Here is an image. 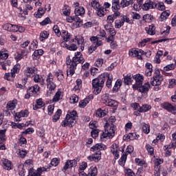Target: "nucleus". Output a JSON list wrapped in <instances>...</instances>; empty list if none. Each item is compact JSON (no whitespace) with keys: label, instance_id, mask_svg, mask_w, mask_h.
<instances>
[{"label":"nucleus","instance_id":"1","mask_svg":"<svg viewBox=\"0 0 176 176\" xmlns=\"http://www.w3.org/2000/svg\"><path fill=\"white\" fill-rule=\"evenodd\" d=\"M133 79L135 80V84L133 85L134 90H138L140 93H148L151 87L149 82H146L144 85H142L144 82V76L138 74L133 76Z\"/></svg>","mask_w":176,"mask_h":176},{"label":"nucleus","instance_id":"2","mask_svg":"<svg viewBox=\"0 0 176 176\" xmlns=\"http://www.w3.org/2000/svg\"><path fill=\"white\" fill-rule=\"evenodd\" d=\"M105 83V79H104V76L102 74H100L98 78L92 80V87L94 89V94H100L101 90L104 87V84Z\"/></svg>","mask_w":176,"mask_h":176},{"label":"nucleus","instance_id":"3","mask_svg":"<svg viewBox=\"0 0 176 176\" xmlns=\"http://www.w3.org/2000/svg\"><path fill=\"white\" fill-rule=\"evenodd\" d=\"M115 131H116V126L114 124H111L109 129L105 126L104 132L102 133L100 138H107V137L113 138V137H115Z\"/></svg>","mask_w":176,"mask_h":176},{"label":"nucleus","instance_id":"4","mask_svg":"<svg viewBox=\"0 0 176 176\" xmlns=\"http://www.w3.org/2000/svg\"><path fill=\"white\" fill-rule=\"evenodd\" d=\"M52 166L50 165L45 167L38 168L36 170L32 168L29 170V175L28 176H41L43 171H47V170H50Z\"/></svg>","mask_w":176,"mask_h":176},{"label":"nucleus","instance_id":"5","mask_svg":"<svg viewBox=\"0 0 176 176\" xmlns=\"http://www.w3.org/2000/svg\"><path fill=\"white\" fill-rule=\"evenodd\" d=\"M82 53L80 52H77L75 53L74 57H73L72 60V65L73 67H76L78 64H83L85 63V58L82 57Z\"/></svg>","mask_w":176,"mask_h":176},{"label":"nucleus","instance_id":"6","mask_svg":"<svg viewBox=\"0 0 176 176\" xmlns=\"http://www.w3.org/2000/svg\"><path fill=\"white\" fill-rule=\"evenodd\" d=\"M102 101H104V104L107 105V107H118V102L115 100L109 99V95L108 94H105L103 95Z\"/></svg>","mask_w":176,"mask_h":176},{"label":"nucleus","instance_id":"7","mask_svg":"<svg viewBox=\"0 0 176 176\" xmlns=\"http://www.w3.org/2000/svg\"><path fill=\"white\" fill-rule=\"evenodd\" d=\"M144 54H146V53L142 50H137L136 49L132 48L129 52V56L130 57H137L138 60H142V56H144Z\"/></svg>","mask_w":176,"mask_h":176},{"label":"nucleus","instance_id":"8","mask_svg":"<svg viewBox=\"0 0 176 176\" xmlns=\"http://www.w3.org/2000/svg\"><path fill=\"white\" fill-rule=\"evenodd\" d=\"M46 80L47 89H49V90L47 92V95L51 96L54 93V90L56 89V84H54V82H53L52 78H48Z\"/></svg>","mask_w":176,"mask_h":176},{"label":"nucleus","instance_id":"9","mask_svg":"<svg viewBox=\"0 0 176 176\" xmlns=\"http://www.w3.org/2000/svg\"><path fill=\"white\" fill-rule=\"evenodd\" d=\"M76 119L77 118H69L66 117L65 120L61 122V126L63 127H67V126L69 127H74L76 124Z\"/></svg>","mask_w":176,"mask_h":176},{"label":"nucleus","instance_id":"10","mask_svg":"<svg viewBox=\"0 0 176 176\" xmlns=\"http://www.w3.org/2000/svg\"><path fill=\"white\" fill-rule=\"evenodd\" d=\"M155 8H157V3L151 0L146 1L142 6L143 10H149V9H155Z\"/></svg>","mask_w":176,"mask_h":176},{"label":"nucleus","instance_id":"11","mask_svg":"<svg viewBox=\"0 0 176 176\" xmlns=\"http://www.w3.org/2000/svg\"><path fill=\"white\" fill-rule=\"evenodd\" d=\"M77 165H78V161H76V160H68L65 162L63 171L65 173V171H67L68 168H72V167H76Z\"/></svg>","mask_w":176,"mask_h":176},{"label":"nucleus","instance_id":"12","mask_svg":"<svg viewBox=\"0 0 176 176\" xmlns=\"http://www.w3.org/2000/svg\"><path fill=\"white\" fill-rule=\"evenodd\" d=\"M76 42L78 45H80V43H79V40H78V38L71 39L69 41L70 45H68L67 50L72 51L78 50V45H76Z\"/></svg>","mask_w":176,"mask_h":176},{"label":"nucleus","instance_id":"13","mask_svg":"<svg viewBox=\"0 0 176 176\" xmlns=\"http://www.w3.org/2000/svg\"><path fill=\"white\" fill-rule=\"evenodd\" d=\"M162 107L164 109H166L168 112H171V113H176V106H173L168 102H164L162 104Z\"/></svg>","mask_w":176,"mask_h":176},{"label":"nucleus","instance_id":"14","mask_svg":"<svg viewBox=\"0 0 176 176\" xmlns=\"http://www.w3.org/2000/svg\"><path fill=\"white\" fill-rule=\"evenodd\" d=\"M102 76H103V78L104 79V82L107 80V82H106L107 87H108L109 89L111 88L112 87V80L113 78L112 77V76H111L108 73H104L102 74Z\"/></svg>","mask_w":176,"mask_h":176},{"label":"nucleus","instance_id":"15","mask_svg":"<svg viewBox=\"0 0 176 176\" xmlns=\"http://www.w3.org/2000/svg\"><path fill=\"white\" fill-rule=\"evenodd\" d=\"M163 76H153L151 78V83L152 86H160L163 82Z\"/></svg>","mask_w":176,"mask_h":176},{"label":"nucleus","instance_id":"16","mask_svg":"<svg viewBox=\"0 0 176 176\" xmlns=\"http://www.w3.org/2000/svg\"><path fill=\"white\" fill-rule=\"evenodd\" d=\"M39 86L34 85L33 87H30L28 89L27 93H29L30 96L33 97H36V96H38V91H39Z\"/></svg>","mask_w":176,"mask_h":176},{"label":"nucleus","instance_id":"17","mask_svg":"<svg viewBox=\"0 0 176 176\" xmlns=\"http://www.w3.org/2000/svg\"><path fill=\"white\" fill-rule=\"evenodd\" d=\"M25 116H28V111L25 110V111H21L19 113H15L14 118L16 122H20L21 120V118H25Z\"/></svg>","mask_w":176,"mask_h":176},{"label":"nucleus","instance_id":"18","mask_svg":"<svg viewBox=\"0 0 176 176\" xmlns=\"http://www.w3.org/2000/svg\"><path fill=\"white\" fill-rule=\"evenodd\" d=\"M93 98H93L92 95L89 96L84 100L79 102L78 107L80 108H85V107H86V105H87L89 104V102H90V100H93Z\"/></svg>","mask_w":176,"mask_h":176},{"label":"nucleus","instance_id":"19","mask_svg":"<svg viewBox=\"0 0 176 176\" xmlns=\"http://www.w3.org/2000/svg\"><path fill=\"white\" fill-rule=\"evenodd\" d=\"M107 148V146L103 144H96L95 146L91 148V152H100V151H104Z\"/></svg>","mask_w":176,"mask_h":176},{"label":"nucleus","instance_id":"20","mask_svg":"<svg viewBox=\"0 0 176 176\" xmlns=\"http://www.w3.org/2000/svg\"><path fill=\"white\" fill-rule=\"evenodd\" d=\"M61 32L62 34L60 35L65 42H69V39L72 38V34H69L67 31L62 30Z\"/></svg>","mask_w":176,"mask_h":176},{"label":"nucleus","instance_id":"21","mask_svg":"<svg viewBox=\"0 0 176 176\" xmlns=\"http://www.w3.org/2000/svg\"><path fill=\"white\" fill-rule=\"evenodd\" d=\"M145 30L148 35H155V34H156V27H155L153 24L146 28Z\"/></svg>","mask_w":176,"mask_h":176},{"label":"nucleus","instance_id":"22","mask_svg":"<svg viewBox=\"0 0 176 176\" xmlns=\"http://www.w3.org/2000/svg\"><path fill=\"white\" fill-rule=\"evenodd\" d=\"M3 167L5 170H12V162L8 159L3 160Z\"/></svg>","mask_w":176,"mask_h":176},{"label":"nucleus","instance_id":"23","mask_svg":"<svg viewBox=\"0 0 176 176\" xmlns=\"http://www.w3.org/2000/svg\"><path fill=\"white\" fill-rule=\"evenodd\" d=\"M120 2L119 0H112V10H120Z\"/></svg>","mask_w":176,"mask_h":176},{"label":"nucleus","instance_id":"24","mask_svg":"<svg viewBox=\"0 0 176 176\" xmlns=\"http://www.w3.org/2000/svg\"><path fill=\"white\" fill-rule=\"evenodd\" d=\"M44 105H45V103L43 102V101H42V98H39L36 100V104L33 106V109L34 111L36 109H39L42 108V107H44Z\"/></svg>","mask_w":176,"mask_h":176},{"label":"nucleus","instance_id":"25","mask_svg":"<svg viewBox=\"0 0 176 176\" xmlns=\"http://www.w3.org/2000/svg\"><path fill=\"white\" fill-rule=\"evenodd\" d=\"M21 66L19 64H16L14 66L13 69H11V76L12 78L16 77V74H19V72L20 71Z\"/></svg>","mask_w":176,"mask_h":176},{"label":"nucleus","instance_id":"26","mask_svg":"<svg viewBox=\"0 0 176 176\" xmlns=\"http://www.w3.org/2000/svg\"><path fill=\"white\" fill-rule=\"evenodd\" d=\"M122 80L118 79L113 88V93H118V91L120 89V87L122 86Z\"/></svg>","mask_w":176,"mask_h":176},{"label":"nucleus","instance_id":"27","mask_svg":"<svg viewBox=\"0 0 176 176\" xmlns=\"http://www.w3.org/2000/svg\"><path fill=\"white\" fill-rule=\"evenodd\" d=\"M16 105H17V100L14 99L12 101L8 102L7 104V108L8 109L12 111V109L16 108Z\"/></svg>","mask_w":176,"mask_h":176},{"label":"nucleus","instance_id":"28","mask_svg":"<svg viewBox=\"0 0 176 176\" xmlns=\"http://www.w3.org/2000/svg\"><path fill=\"white\" fill-rule=\"evenodd\" d=\"M47 8H45V10H43V7H40L38 8L36 14H35V17L36 19H41V17H42L45 13V12H46Z\"/></svg>","mask_w":176,"mask_h":176},{"label":"nucleus","instance_id":"29","mask_svg":"<svg viewBox=\"0 0 176 176\" xmlns=\"http://www.w3.org/2000/svg\"><path fill=\"white\" fill-rule=\"evenodd\" d=\"M152 109V107L149 104H142V107H140L139 108V112H148V111H149V109Z\"/></svg>","mask_w":176,"mask_h":176},{"label":"nucleus","instance_id":"30","mask_svg":"<svg viewBox=\"0 0 176 176\" xmlns=\"http://www.w3.org/2000/svg\"><path fill=\"white\" fill-rule=\"evenodd\" d=\"M43 54V50H35L34 54H32V58L33 60H36L37 58H39V56H42Z\"/></svg>","mask_w":176,"mask_h":176},{"label":"nucleus","instance_id":"31","mask_svg":"<svg viewBox=\"0 0 176 176\" xmlns=\"http://www.w3.org/2000/svg\"><path fill=\"white\" fill-rule=\"evenodd\" d=\"M123 139L125 140V141H129V140L130 141H134V140H135V133H129V135H127L126 136L124 135L123 137Z\"/></svg>","mask_w":176,"mask_h":176},{"label":"nucleus","instance_id":"32","mask_svg":"<svg viewBox=\"0 0 176 176\" xmlns=\"http://www.w3.org/2000/svg\"><path fill=\"white\" fill-rule=\"evenodd\" d=\"M85 8L83 7H78L75 9V14L82 16V14H85Z\"/></svg>","mask_w":176,"mask_h":176},{"label":"nucleus","instance_id":"33","mask_svg":"<svg viewBox=\"0 0 176 176\" xmlns=\"http://www.w3.org/2000/svg\"><path fill=\"white\" fill-rule=\"evenodd\" d=\"M66 118L71 119H78V112H76V111H72L66 115Z\"/></svg>","mask_w":176,"mask_h":176},{"label":"nucleus","instance_id":"34","mask_svg":"<svg viewBox=\"0 0 176 176\" xmlns=\"http://www.w3.org/2000/svg\"><path fill=\"white\" fill-rule=\"evenodd\" d=\"M61 109H58L55 115L52 117L53 122H56L57 120H58L60 119V116H61Z\"/></svg>","mask_w":176,"mask_h":176},{"label":"nucleus","instance_id":"35","mask_svg":"<svg viewBox=\"0 0 176 176\" xmlns=\"http://www.w3.org/2000/svg\"><path fill=\"white\" fill-rule=\"evenodd\" d=\"M96 115L98 118H104V116H105L107 115V113H105V110L98 109L96 111Z\"/></svg>","mask_w":176,"mask_h":176},{"label":"nucleus","instance_id":"36","mask_svg":"<svg viewBox=\"0 0 176 176\" xmlns=\"http://www.w3.org/2000/svg\"><path fill=\"white\" fill-rule=\"evenodd\" d=\"M60 100H61V92L60 91H58L54 96L52 101L53 102H58Z\"/></svg>","mask_w":176,"mask_h":176},{"label":"nucleus","instance_id":"37","mask_svg":"<svg viewBox=\"0 0 176 176\" xmlns=\"http://www.w3.org/2000/svg\"><path fill=\"white\" fill-rule=\"evenodd\" d=\"M49 38V34L47 33V31H43L40 34V41L43 42V41H45V39H47Z\"/></svg>","mask_w":176,"mask_h":176},{"label":"nucleus","instance_id":"38","mask_svg":"<svg viewBox=\"0 0 176 176\" xmlns=\"http://www.w3.org/2000/svg\"><path fill=\"white\" fill-rule=\"evenodd\" d=\"M105 8L104 7H100L97 9L96 13L99 16V17H102L105 14V12H104V10Z\"/></svg>","mask_w":176,"mask_h":176},{"label":"nucleus","instance_id":"39","mask_svg":"<svg viewBox=\"0 0 176 176\" xmlns=\"http://www.w3.org/2000/svg\"><path fill=\"white\" fill-rule=\"evenodd\" d=\"M133 82L131 76H126L124 77V83L125 85H131Z\"/></svg>","mask_w":176,"mask_h":176},{"label":"nucleus","instance_id":"40","mask_svg":"<svg viewBox=\"0 0 176 176\" xmlns=\"http://www.w3.org/2000/svg\"><path fill=\"white\" fill-rule=\"evenodd\" d=\"M79 16L80 15L76 14L74 16H70L69 20H72L73 21H76V23H82V19Z\"/></svg>","mask_w":176,"mask_h":176},{"label":"nucleus","instance_id":"41","mask_svg":"<svg viewBox=\"0 0 176 176\" xmlns=\"http://www.w3.org/2000/svg\"><path fill=\"white\" fill-rule=\"evenodd\" d=\"M53 31H54L56 36H61V31H60V28H58V25H55L53 27Z\"/></svg>","mask_w":176,"mask_h":176},{"label":"nucleus","instance_id":"42","mask_svg":"<svg viewBox=\"0 0 176 176\" xmlns=\"http://www.w3.org/2000/svg\"><path fill=\"white\" fill-rule=\"evenodd\" d=\"M168 16H170V12L167 11H164L160 16L161 21L167 20V17H168Z\"/></svg>","mask_w":176,"mask_h":176},{"label":"nucleus","instance_id":"43","mask_svg":"<svg viewBox=\"0 0 176 176\" xmlns=\"http://www.w3.org/2000/svg\"><path fill=\"white\" fill-rule=\"evenodd\" d=\"M6 129L0 130V140L1 141H6Z\"/></svg>","mask_w":176,"mask_h":176},{"label":"nucleus","instance_id":"44","mask_svg":"<svg viewBox=\"0 0 176 176\" xmlns=\"http://www.w3.org/2000/svg\"><path fill=\"white\" fill-rule=\"evenodd\" d=\"M142 129L143 130V132L145 134H149V131H151V129L149 128V124H144L143 126H142Z\"/></svg>","mask_w":176,"mask_h":176},{"label":"nucleus","instance_id":"45","mask_svg":"<svg viewBox=\"0 0 176 176\" xmlns=\"http://www.w3.org/2000/svg\"><path fill=\"white\" fill-rule=\"evenodd\" d=\"M94 160L96 163L101 160V151H98L94 155Z\"/></svg>","mask_w":176,"mask_h":176},{"label":"nucleus","instance_id":"46","mask_svg":"<svg viewBox=\"0 0 176 176\" xmlns=\"http://www.w3.org/2000/svg\"><path fill=\"white\" fill-rule=\"evenodd\" d=\"M97 167H91L89 172V175L90 176H96L97 175Z\"/></svg>","mask_w":176,"mask_h":176},{"label":"nucleus","instance_id":"47","mask_svg":"<svg viewBox=\"0 0 176 176\" xmlns=\"http://www.w3.org/2000/svg\"><path fill=\"white\" fill-rule=\"evenodd\" d=\"M91 4L94 9H99L100 8V6H101L97 0H92Z\"/></svg>","mask_w":176,"mask_h":176},{"label":"nucleus","instance_id":"48","mask_svg":"<svg viewBox=\"0 0 176 176\" xmlns=\"http://www.w3.org/2000/svg\"><path fill=\"white\" fill-rule=\"evenodd\" d=\"M102 64H104V59L102 58H98L95 62L96 66L98 67H102Z\"/></svg>","mask_w":176,"mask_h":176},{"label":"nucleus","instance_id":"49","mask_svg":"<svg viewBox=\"0 0 176 176\" xmlns=\"http://www.w3.org/2000/svg\"><path fill=\"white\" fill-rule=\"evenodd\" d=\"M116 28H121L124 25V20H122V21H116Z\"/></svg>","mask_w":176,"mask_h":176},{"label":"nucleus","instance_id":"50","mask_svg":"<svg viewBox=\"0 0 176 176\" xmlns=\"http://www.w3.org/2000/svg\"><path fill=\"white\" fill-rule=\"evenodd\" d=\"M58 163H60V160H58V159L57 158H54L52 160L50 166H54V167H56L58 166Z\"/></svg>","mask_w":176,"mask_h":176},{"label":"nucleus","instance_id":"51","mask_svg":"<svg viewBox=\"0 0 176 176\" xmlns=\"http://www.w3.org/2000/svg\"><path fill=\"white\" fill-rule=\"evenodd\" d=\"M76 86L74 87V90H79L80 87H82V80L77 79L76 80Z\"/></svg>","mask_w":176,"mask_h":176},{"label":"nucleus","instance_id":"52","mask_svg":"<svg viewBox=\"0 0 176 176\" xmlns=\"http://www.w3.org/2000/svg\"><path fill=\"white\" fill-rule=\"evenodd\" d=\"M146 149L148 151V153H149V155H153V152L155 151V149H153V147H152V146L147 144L146 145Z\"/></svg>","mask_w":176,"mask_h":176},{"label":"nucleus","instance_id":"53","mask_svg":"<svg viewBox=\"0 0 176 176\" xmlns=\"http://www.w3.org/2000/svg\"><path fill=\"white\" fill-rule=\"evenodd\" d=\"M50 23H52V21L49 17L45 18L43 21L40 23L41 25H46L47 24H50Z\"/></svg>","mask_w":176,"mask_h":176},{"label":"nucleus","instance_id":"54","mask_svg":"<svg viewBox=\"0 0 176 176\" xmlns=\"http://www.w3.org/2000/svg\"><path fill=\"white\" fill-rule=\"evenodd\" d=\"M12 24L10 23H6L3 25V30H6V31H10L12 32Z\"/></svg>","mask_w":176,"mask_h":176},{"label":"nucleus","instance_id":"55","mask_svg":"<svg viewBox=\"0 0 176 176\" xmlns=\"http://www.w3.org/2000/svg\"><path fill=\"white\" fill-rule=\"evenodd\" d=\"M98 133H100V131H98V129H94L91 132V135L93 138H97V137H98Z\"/></svg>","mask_w":176,"mask_h":176},{"label":"nucleus","instance_id":"56","mask_svg":"<svg viewBox=\"0 0 176 176\" xmlns=\"http://www.w3.org/2000/svg\"><path fill=\"white\" fill-rule=\"evenodd\" d=\"M70 101H71L72 104H76V102H78V101H79V98H78V96L76 95H74L73 96H72L70 98Z\"/></svg>","mask_w":176,"mask_h":176},{"label":"nucleus","instance_id":"57","mask_svg":"<svg viewBox=\"0 0 176 176\" xmlns=\"http://www.w3.org/2000/svg\"><path fill=\"white\" fill-rule=\"evenodd\" d=\"M13 78L12 76V73H6L4 76V79H6V80H11L13 81Z\"/></svg>","mask_w":176,"mask_h":176},{"label":"nucleus","instance_id":"58","mask_svg":"<svg viewBox=\"0 0 176 176\" xmlns=\"http://www.w3.org/2000/svg\"><path fill=\"white\" fill-rule=\"evenodd\" d=\"M8 57H9V54H8V53L0 52V59L6 60Z\"/></svg>","mask_w":176,"mask_h":176},{"label":"nucleus","instance_id":"59","mask_svg":"<svg viewBox=\"0 0 176 176\" xmlns=\"http://www.w3.org/2000/svg\"><path fill=\"white\" fill-rule=\"evenodd\" d=\"M25 72L26 74H35V67H27Z\"/></svg>","mask_w":176,"mask_h":176},{"label":"nucleus","instance_id":"60","mask_svg":"<svg viewBox=\"0 0 176 176\" xmlns=\"http://www.w3.org/2000/svg\"><path fill=\"white\" fill-rule=\"evenodd\" d=\"M120 3L121 8H127L129 6V1L127 0H122Z\"/></svg>","mask_w":176,"mask_h":176},{"label":"nucleus","instance_id":"61","mask_svg":"<svg viewBox=\"0 0 176 176\" xmlns=\"http://www.w3.org/2000/svg\"><path fill=\"white\" fill-rule=\"evenodd\" d=\"M97 50V46L96 45H91L89 47V48L88 49V53L89 54H91V53H93V52H95V50Z\"/></svg>","mask_w":176,"mask_h":176},{"label":"nucleus","instance_id":"62","mask_svg":"<svg viewBox=\"0 0 176 176\" xmlns=\"http://www.w3.org/2000/svg\"><path fill=\"white\" fill-rule=\"evenodd\" d=\"M158 10H164L166 9V6H164V3H159L157 4Z\"/></svg>","mask_w":176,"mask_h":176},{"label":"nucleus","instance_id":"63","mask_svg":"<svg viewBox=\"0 0 176 176\" xmlns=\"http://www.w3.org/2000/svg\"><path fill=\"white\" fill-rule=\"evenodd\" d=\"M47 111H48V114L53 115V111H54V105H49Z\"/></svg>","mask_w":176,"mask_h":176},{"label":"nucleus","instance_id":"64","mask_svg":"<svg viewBox=\"0 0 176 176\" xmlns=\"http://www.w3.org/2000/svg\"><path fill=\"white\" fill-rule=\"evenodd\" d=\"M126 175L127 176H135V173H134V172L131 169H128L126 170Z\"/></svg>","mask_w":176,"mask_h":176}]
</instances>
